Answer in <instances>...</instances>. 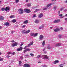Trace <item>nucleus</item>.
<instances>
[{
  "label": "nucleus",
  "mask_w": 67,
  "mask_h": 67,
  "mask_svg": "<svg viewBox=\"0 0 67 67\" xmlns=\"http://www.w3.org/2000/svg\"><path fill=\"white\" fill-rule=\"evenodd\" d=\"M61 44L60 43H58L56 44L55 47H57V46H60Z\"/></svg>",
  "instance_id": "nucleus-19"
},
{
  "label": "nucleus",
  "mask_w": 67,
  "mask_h": 67,
  "mask_svg": "<svg viewBox=\"0 0 67 67\" xmlns=\"http://www.w3.org/2000/svg\"><path fill=\"white\" fill-rule=\"evenodd\" d=\"M56 6H54V7L53 9L54 10H56Z\"/></svg>",
  "instance_id": "nucleus-40"
},
{
  "label": "nucleus",
  "mask_w": 67,
  "mask_h": 67,
  "mask_svg": "<svg viewBox=\"0 0 67 67\" xmlns=\"http://www.w3.org/2000/svg\"><path fill=\"white\" fill-rule=\"evenodd\" d=\"M52 4L51 3H50L49 4H48L47 5V7L48 8V7H50V6H51V5Z\"/></svg>",
  "instance_id": "nucleus-21"
},
{
  "label": "nucleus",
  "mask_w": 67,
  "mask_h": 67,
  "mask_svg": "<svg viewBox=\"0 0 67 67\" xmlns=\"http://www.w3.org/2000/svg\"><path fill=\"white\" fill-rule=\"evenodd\" d=\"M36 16V14H34L33 16V18H35Z\"/></svg>",
  "instance_id": "nucleus-42"
},
{
  "label": "nucleus",
  "mask_w": 67,
  "mask_h": 67,
  "mask_svg": "<svg viewBox=\"0 0 67 67\" xmlns=\"http://www.w3.org/2000/svg\"><path fill=\"white\" fill-rule=\"evenodd\" d=\"M65 16H67V14H66L65 15Z\"/></svg>",
  "instance_id": "nucleus-63"
},
{
  "label": "nucleus",
  "mask_w": 67,
  "mask_h": 67,
  "mask_svg": "<svg viewBox=\"0 0 67 67\" xmlns=\"http://www.w3.org/2000/svg\"><path fill=\"white\" fill-rule=\"evenodd\" d=\"M60 30H63V27H61L60 28Z\"/></svg>",
  "instance_id": "nucleus-50"
},
{
  "label": "nucleus",
  "mask_w": 67,
  "mask_h": 67,
  "mask_svg": "<svg viewBox=\"0 0 67 67\" xmlns=\"http://www.w3.org/2000/svg\"><path fill=\"white\" fill-rule=\"evenodd\" d=\"M30 55L32 57H33V56H34V54L32 53H30Z\"/></svg>",
  "instance_id": "nucleus-31"
},
{
  "label": "nucleus",
  "mask_w": 67,
  "mask_h": 67,
  "mask_svg": "<svg viewBox=\"0 0 67 67\" xmlns=\"http://www.w3.org/2000/svg\"><path fill=\"white\" fill-rule=\"evenodd\" d=\"M17 45H18L17 43H16V42H15V43L12 44V47H14V46H17Z\"/></svg>",
  "instance_id": "nucleus-11"
},
{
  "label": "nucleus",
  "mask_w": 67,
  "mask_h": 67,
  "mask_svg": "<svg viewBox=\"0 0 67 67\" xmlns=\"http://www.w3.org/2000/svg\"><path fill=\"white\" fill-rule=\"evenodd\" d=\"M10 56L9 55H7L6 56V57H7V58H8L9 57H10Z\"/></svg>",
  "instance_id": "nucleus-49"
},
{
  "label": "nucleus",
  "mask_w": 67,
  "mask_h": 67,
  "mask_svg": "<svg viewBox=\"0 0 67 67\" xmlns=\"http://www.w3.org/2000/svg\"><path fill=\"white\" fill-rule=\"evenodd\" d=\"M12 22H13V23H15V22H16V20H15V19H14L12 20Z\"/></svg>",
  "instance_id": "nucleus-26"
},
{
  "label": "nucleus",
  "mask_w": 67,
  "mask_h": 67,
  "mask_svg": "<svg viewBox=\"0 0 67 67\" xmlns=\"http://www.w3.org/2000/svg\"><path fill=\"white\" fill-rule=\"evenodd\" d=\"M59 63V61L58 60H56L54 61L53 63V64H57Z\"/></svg>",
  "instance_id": "nucleus-14"
},
{
  "label": "nucleus",
  "mask_w": 67,
  "mask_h": 67,
  "mask_svg": "<svg viewBox=\"0 0 67 67\" xmlns=\"http://www.w3.org/2000/svg\"><path fill=\"white\" fill-rule=\"evenodd\" d=\"M28 23V20H26L24 22V24H27Z\"/></svg>",
  "instance_id": "nucleus-20"
},
{
  "label": "nucleus",
  "mask_w": 67,
  "mask_h": 67,
  "mask_svg": "<svg viewBox=\"0 0 67 67\" xmlns=\"http://www.w3.org/2000/svg\"><path fill=\"white\" fill-rule=\"evenodd\" d=\"M48 8L46 6V8H43V10H46L47 9V8Z\"/></svg>",
  "instance_id": "nucleus-32"
},
{
  "label": "nucleus",
  "mask_w": 67,
  "mask_h": 67,
  "mask_svg": "<svg viewBox=\"0 0 67 67\" xmlns=\"http://www.w3.org/2000/svg\"><path fill=\"white\" fill-rule=\"evenodd\" d=\"M43 67H47V66L45 65H43L42 66Z\"/></svg>",
  "instance_id": "nucleus-47"
},
{
  "label": "nucleus",
  "mask_w": 67,
  "mask_h": 67,
  "mask_svg": "<svg viewBox=\"0 0 67 67\" xmlns=\"http://www.w3.org/2000/svg\"><path fill=\"white\" fill-rule=\"evenodd\" d=\"M19 65L20 66H21V64L22 63V62L21 61H19Z\"/></svg>",
  "instance_id": "nucleus-24"
},
{
  "label": "nucleus",
  "mask_w": 67,
  "mask_h": 67,
  "mask_svg": "<svg viewBox=\"0 0 67 67\" xmlns=\"http://www.w3.org/2000/svg\"><path fill=\"white\" fill-rule=\"evenodd\" d=\"M22 27H25V25H23Z\"/></svg>",
  "instance_id": "nucleus-61"
},
{
  "label": "nucleus",
  "mask_w": 67,
  "mask_h": 67,
  "mask_svg": "<svg viewBox=\"0 0 67 67\" xmlns=\"http://www.w3.org/2000/svg\"><path fill=\"white\" fill-rule=\"evenodd\" d=\"M27 46H26L24 47V49H26V48H27Z\"/></svg>",
  "instance_id": "nucleus-36"
},
{
  "label": "nucleus",
  "mask_w": 67,
  "mask_h": 67,
  "mask_svg": "<svg viewBox=\"0 0 67 67\" xmlns=\"http://www.w3.org/2000/svg\"><path fill=\"white\" fill-rule=\"evenodd\" d=\"M45 48H44L43 49V51H45Z\"/></svg>",
  "instance_id": "nucleus-54"
},
{
  "label": "nucleus",
  "mask_w": 67,
  "mask_h": 67,
  "mask_svg": "<svg viewBox=\"0 0 67 67\" xmlns=\"http://www.w3.org/2000/svg\"><path fill=\"white\" fill-rule=\"evenodd\" d=\"M5 25H6V26H9V22H6L5 23Z\"/></svg>",
  "instance_id": "nucleus-18"
},
{
  "label": "nucleus",
  "mask_w": 67,
  "mask_h": 67,
  "mask_svg": "<svg viewBox=\"0 0 67 67\" xmlns=\"http://www.w3.org/2000/svg\"><path fill=\"white\" fill-rule=\"evenodd\" d=\"M24 67H30V65L28 64H25L24 65Z\"/></svg>",
  "instance_id": "nucleus-9"
},
{
  "label": "nucleus",
  "mask_w": 67,
  "mask_h": 67,
  "mask_svg": "<svg viewBox=\"0 0 67 67\" xmlns=\"http://www.w3.org/2000/svg\"><path fill=\"white\" fill-rule=\"evenodd\" d=\"M39 39L40 40H42L44 39V36L42 35H40L39 37Z\"/></svg>",
  "instance_id": "nucleus-7"
},
{
  "label": "nucleus",
  "mask_w": 67,
  "mask_h": 67,
  "mask_svg": "<svg viewBox=\"0 0 67 67\" xmlns=\"http://www.w3.org/2000/svg\"><path fill=\"white\" fill-rule=\"evenodd\" d=\"M31 4L29 3L27 4V7H31Z\"/></svg>",
  "instance_id": "nucleus-29"
},
{
  "label": "nucleus",
  "mask_w": 67,
  "mask_h": 67,
  "mask_svg": "<svg viewBox=\"0 0 67 67\" xmlns=\"http://www.w3.org/2000/svg\"><path fill=\"white\" fill-rule=\"evenodd\" d=\"M39 21H40V20L38 19H36L35 20V23H39Z\"/></svg>",
  "instance_id": "nucleus-16"
},
{
  "label": "nucleus",
  "mask_w": 67,
  "mask_h": 67,
  "mask_svg": "<svg viewBox=\"0 0 67 67\" xmlns=\"http://www.w3.org/2000/svg\"><path fill=\"white\" fill-rule=\"evenodd\" d=\"M5 11H9V10H10V7H7L5 8Z\"/></svg>",
  "instance_id": "nucleus-12"
},
{
  "label": "nucleus",
  "mask_w": 67,
  "mask_h": 67,
  "mask_svg": "<svg viewBox=\"0 0 67 67\" xmlns=\"http://www.w3.org/2000/svg\"><path fill=\"white\" fill-rule=\"evenodd\" d=\"M11 54H12V55H14V54H15V52H12Z\"/></svg>",
  "instance_id": "nucleus-33"
},
{
  "label": "nucleus",
  "mask_w": 67,
  "mask_h": 67,
  "mask_svg": "<svg viewBox=\"0 0 67 67\" xmlns=\"http://www.w3.org/2000/svg\"><path fill=\"white\" fill-rule=\"evenodd\" d=\"M64 11H65V12H66V11H67V9H65L64 10Z\"/></svg>",
  "instance_id": "nucleus-57"
},
{
  "label": "nucleus",
  "mask_w": 67,
  "mask_h": 67,
  "mask_svg": "<svg viewBox=\"0 0 67 67\" xmlns=\"http://www.w3.org/2000/svg\"><path fill=\"white\" fill-rule=\"evenodd\" d=\"M3 60V58H1V57H0V62L1 61H2Z\"/></svg>",
  "instance_id": "nucleus-38"
},
{
  "label": "nucleus",
  "mask_w": 67,
  "mask_h": 67,
  "mask_svg": "<svg viewBox=\"0 0 67 67\" xmlns=\"http://www.w3.org/2000/svg\"><path fill=\"white\" fill-rule=\"evenodd\" d=\"M64 9V7H63L60 9V11H63V10Z\"/></svg>",
  "instance_id": "nucleus-25"
},
{
  "label": "nucleus",
  "mask_w": 67,
  "mask_h": 67,
  "mask_svg": "<svg viewBox=\"0 0 67 67\" xmlns=\"http://www.w3.org/2000/svg\"><path fill=\"white\" fill-rule=\"evenodd\" d=\"M11 52H8V54H11Z\"/></svg>",
  "instance_id": "nucleus-53"
},
{
  "label": "nucleus",
  "mask_w": 67,
  "mask_h": 67,
  "mask_svg": "<svg viewBox=\"0 0 67 67\" xmlns=\"http://www.w3.org/2000/svg\"><path fill=\"white\" fill-rule=\"evenodd\" d=\"M26 49V51H31V50L29 49Z\"/></svg>",
  "instance_id": "nucleus-37"
},
{
  "label": "nucleus",
  "mask_w": 67,
  "mask_h": 67,
  "mask_svg": "<svg viewBox=\"0 0 67 67\" xmlns=\"http://www.w3.org/2000/svg\"><path fill=\"white\" fill-rule=\"evenodd\" d=\"M59 31H60V29H59L57 28L54 29V31L55 32H58Z\"/></svg>",
  "instance_id": "nucleus-13"
},
{
  "label": "nucleus",
  "mask_w": 67,
  "mask_h": 67,
  "mask_svg": "<svg viewBox=\"0 0 67 67\" xmlns=\"http://www.w3.org/2000/svg\"><path fill=\"white\" fill-rule=\"evenodd\" d=\"M23 45V42H21V44L20 45V46L21 47V46H22Z\"/></svg>",
  "instance_id": "nucleus-41"
},
{
  "label": "nucleus",
  "mask_w": 67,
  "mask_h": 67,
  "mask_svg": "<svg viewBox=\"0 0 67 67\" xmlns=\"http://www.w3.org/2000/svg\"><path fill=\"white\" fill-rule=\"evenodd\" d=\"M40 11V9H36L35 11V12H37V11Z\"/></svg>",
  "instance_id": "nucleus-27"
},
{
  "label": "nucleus",
  "mask_w": 67,
  "mask_h": 67,
  "mask_svg": "<svg viewBox=\"0 0 67 67\" xmlns=\"http://www.w3.org/2000/svg\"><path fill=\"white\" fill-rule=\"evenodd\" d=\"M59 16H60V17H61L62 16H63V14H59Z\"/></svg>",
  "instance_id": "nucleus-45"
},
{
  "label": "nucleus",
  "mask_w": 67,
  "mask_h": 67,
  "mask_svg": "<svg viewBox=\"0 0 67 67\" xmlns=\"http://www.w3.org/2000/svg\"><path fill=\"white\" fill-rule=\"evenodd\" d=\"M59 37L60 38V37H62V36H60V35H59Z\"/></svg>",
  "instance_id": "nucleus-58"
},
{
  "label": "nucleus",
  "mask_w": 67,
  "mask_h": 67,
  "mask_svg": "<svg viewBox=\"0 0 67 67\" xmlns=\"http://www.w3.org/2000/svg\"><path fill=\"white\" fill-rule=\"evenodd\" d=\"M26 49L25 50H24V51L23 52V53H26Z\"/></svg>",
  "instance_id": "nucleus-39"
},
{
  "label": "nucleus",
  "mask_w": 67,
  "mask_h": 67,
  "mask_svg": "<svg viewBox=\"0 0 67 67\" xmlns=\"http://www.w3.org/2000/svg\"><path fill=\"white\" fill-rule=\"evenodd\" d=\"M1 10L3 11H5V8H2L1 9Z\"/></svg>",
  "instance_id": "nucleus-23"
},
{
  "label": "nucleus",
  "mask_w": 67,
  "mask_h": 67,
  "mask_svg": "<svg viewBox=\"0 0 67 67\" xmlns=\"http://www.w3.org/2000/svg\"><path fill=\"white\" fill-rule=\"evenodd\" d=\"M31 44H28V46H27V47H30V46H31Z\"/></svg>",
  "instance_id": "nucleus-48"
},
{
  "label": "nucleus",
  "mask_w": 67,
  "mask_h": 67,
  "mask_svg": "<svg viewBox=\"0 0 67 67\" xmlns=\"http://www.w3.org/2000/svg\"><path fill=\"white\" fill-rule=\"evenodd\" d=\"M65 16H62L61 17H60L61 18V19H63V18H64Z\"/></svg>",
  "instance_id": "nucleus-51"
},
{
  "label": "nucleus",
  "mask_w": 67,
  "mask_h": 67,
  "mask_svg": "<svg viewBox=\"0 0 67 67\" xmlns=\"http://www.w3.org/2000/svg\"><path fill=\"white\" fill-rule=\"evenodd\" d=\"M38 34L37 33H36L35 34H34V37H35L36 36H37V35Z\"/></svg>",
  "instance_id": "nucleus-28"
},
{
  "label": "nucleus",
  "mask_w": 67,
  "mask_h": 67,
  "mask_svg": "<svg viewBox=\"0 0 67 67\" xmlns=\"http://www.w3.org/2000/svg\"><path fill=\"white\" fill-rule=\"evenodd\" d=\"M45 41H44L42 43V45L43 47H44V45H45Z\"/></svg>",
  "instance_id": "nucleus-22"
},
{
  "label": "nucleus",
  "mask_w": 67,
  "mask_h": 67,
  "mask_svg": "<svg viewBox=\"0 0 67 67\" xmlns=\"http://www.w3.org/2000/svg\"><path fill=\"white\" fill-rule=\"evenodd\" d=\"M60 11L58 12V13L59 15V14H60Z\"/></svg>",
  "instance_id": "nucleus-52"
},
{
  "label": "nucleus",
  "mask_w": 67,
  "mask_h": 67,
  "mask_svg": "<svg viewBox=\"0 0 67 67\" xmlns=\"http://www.w3.org/2000/svg\"><path fill=\"white\" fill-rule=\"evenodd\" d=\"M52 28H53V27H51L50 28V29H52Z\"/></svg>",
  "instance_id": "nucleus-64"
},
{
  "label": "nucleus",
  "mask_w": 67,
  "mask_h": 67,
  "mask_svg": "<svg viewBox=\"0 0 67 67\" xmlns=\"http://www.w3.org/2000/svg\"><path fill=\"white\" fill-rule=\"evenodd\" d=\"M24 11L25 12H26V13H28L31 12V10L29 9H24Z\"/></svg>",
  "instance_id": "nucleus-4"
},
{
  "label": "nucleus",
  "mask_w": 67,
  "mask_h": 67,
  "mask_svg": "<svg viewBox=\"0 0 67 67\" xmlns=\"http://www.w3.org/2000/svg\"><path fill=\"white\" fill-rule=\"evenodd\" d=\"M40 57H42L43 59H48V56L47 55H38L37 56V58H40Z\"/></svg>",
  "instance_id": "nucleus-1"
},
{
  "label": "nucleus",
  "mask_w": 67,
  "mask_h": 67,
  "mask_svg": "<svg viewBox=\"0 0 67 67\" xmlns=\"http://www.w3.org/2000/svg\"><path fill=\"white\" fill-rule=\"evenodd\" d=\"M15 17V16L14 15H12L10 17V18H14Z\"/></svg>",
  "instance_id": "nucleus-30"
},
{
  "label": "nucleus",
  "mask_w": 67,
  "mask_h": 67,
  "mask_svg": "<svg viewBox=\"0 0 67 67\" xmlns=\"http://www.w3.org/2000/svg\"><path fill=\"white\" fill-rule=\"evenodd\" d=\"M4 20V17L2 16H0V20Z\"/></svg>",
  "instance_id": "nucleus-17"
},
{
  "label": "nucleus",
  "mask_w": 67,
  "mask_h": 67,
  "mask_svg": "<svg viewBox=\"0 0 67 67\" xmlns=\"http://www.w3.org/2000/svg\"><path fill=\"white\" fill-rule=\"evenodd\" d=\"M29 56V55H28V54H27L26 55H25V56Z\"/></svg>",
  "instance_id": "nucleus-56"
},
{
  "label": "nucleus",
  "mask_w": 67,
  "mask_h": 67,
  "mask_svg": "<svg viewBox=\"0 0 67 67\" xmlns=\"http://www.w3.org/2000/svg\"><path fill=\"white\" fill-rule=\"evenodd\" d=\"M22 49H23V47H20L19 48H18L17 49V51L18 52H20V51H21L22 50Z\"/></svg>",
  "instance_id": "nucleus-6"
},
{
  "label": "nucleus",
  "mask_w": 67,
  "mask_h": 67,
  "mask_svg": "<svg viewBox=\"0 0 67 67\" xmlns=\"http://www.w3.org/2000/svg\"><path fill=\"white\" fill-rule=\"evenodd\" d=\"M19 0H16V3H18L19 2Z\"/></svg>",
  "instance_id": "nucleus-44"
},
{
  "label": "nucleus",
  "mask_w": 67,
  "mask_h": 67,
  "mask_svg": "<svg viewBox=\"0 0 67 67\" xmlns=\"http://www.w3.org/2000/svg\"><path fill=\"white\" fill-rule=\"evenodd\" d=\"M22 34H27V33H29L30 32V30H28L27 31H26L25 30H23L22 31Z\"/></svg>",
  "instance_id": "nucleus-2"
},
{
  "label": "nucleus",
  "mask_w": 67,
  "mask_h": 67,
  "mask_svg": "<svg viewBox=\"0 0 67 67\" xmlns=\"http://www.w3.org/2000/svg\"><path fill=\"white\" fill-rule=\"evenodd\" d=\"M34 34L33 33H31L30 34V35L31 36H34Z\"/></svg>",
  "instance_id": "nucleus-35"
},
{
  "label": "nucleus",
  "mask_w": 67,
  "mask_h": 67,
  "mask_svg": "<svg viewBox=\"0 0 67 67\" xmlns=\"http://www.w3.org/2000/svg\"><path fill=\"white\" fill-rule=\"evenodd\" d=\"M60 22V19L55 20L53 22V23H59Z\"/></svg>",
  "instance_id": "nucleus-5"
},
{
  "label": "nucleus",
  "mask_w": 67,
  "mask_h": 67,
  "mask_svg": "<svg viewBox=\"0 0 67 67\" xmlns=\"http://www.w3.org/2000/svg\"><path fill=\"white\" fill-rule=\"evenodd\" d=\"M30 44H31L30 45H32L33 44V41L31 42Z\"/></svg>",
  "instance_id": "nucleus-34"
},
{
  "label": "nucleus",
  "mask_w": 67,
  "mask_h": 67,
  "mask_svg": "<svg viewBox=\"0 0 67 67\" xmlns=\"http://www.w3.org/2000/svg\"><path fill=\"white\" fill-rule=\"evenodd\" d=\"M14 32V31H11V34H13V32Z\"/></svg>",
  "instance_id": "nucleus-43"
},
{
  "label": "nucleus",
  "mask_w": 67,
  "mask_h": 67,
  "mask_svg": "<svg viewBox=\"0 0 67 67\" xmlns=\"http://www.w3.org/2000/svg\"><path fill=\"white\" fill-rule=\"evenodd\" d=\"M11 42H12V43H13V42H14V40H13Z\"/></svg>",
  "instance_id": "nucleus-55"
},
{
  "label": "nucleus",
  "mask_w": 67,
  "mask_h": 67,
  "mask_svg": "<svg viewBox=\"0 0 67 67\" xmlns=\"http://www.w3.org/2000/svg\"><path fill=\"white\" fill-rule=\"evenodd\" d=\"M65 3H67V0L64 2Z\"/></svg>",
  "instance_id": "nucleus-60"
},
{
  "label": "nucleus",
  "mask_w": 67,
  "mask_h": 67,
  "mask_svg": "<svg viewBox=\"0 0 67 67\" xmlns=\"http://www.w3.org/2000/svg\"><path fill=\"white\" fill-rule=\"evenodd\" d=\"M20 59L21 60H22L23 59V57H20Z\"/></svg>",
  "instance_id": "nucleus-46"
},
{
  "label": "nucleus",
  "mask_w": 67,
  "mask_h": 67,
  "mask_svg": "<svg viewBox=\"0 0 67 67\" xmlns=\"http://www.w3.org/2000/svg\"><path fill=\"white\" fill-rule=\"evenodd\" d=\"M47 48H48V49H51L52 48V47H51L50 45L49 44L47 45Z\"/></svg>",
  "instance_id": "nucleus-10"
},
{
  "label": "nucleus",
  "mask_w": 67,
  "mask_h": 67,
  "mask_svg": "<svg viewBox=\"0 0 67 67\" xmlns=\"http://www.w3.org/2000/svg\"><path fill=\"white\" fill-rule=\"evenodd\" d=\"M28 1H29V0H26V2H28Z\"/></svg>",
  "instance_id": "nucleus-59"
},
{
  "label": "nucleus",
  "mask_w": 67,
  "mask_h": 67,
  "mask_svg": "<svg viewBox=\"0 0 67 67\" xmlns=\"http://www.w3.org/2000/svg\"><path fill=\"white\" fill-rule=\"evenodd\" d=\"M47 52H44V54H46Z\"/></svg>",
  "instance_id": "nucleus-62"
},
{
  "label": "nucleus",
  "mask_w": 67,
  "mask_h": 67,
  "mask_svg": "<svg viewBox=\"0 0 67 67\" xmlns=\"http://www.w3.org/2000/svg\"><path fill=\"white\" fill-rule=\"evenodd\" d=\"M43 16V13H40L39 15L38 16V18H41Z\"/></svg>",
  "instance_id": "nucleus-8"
},
{
  "label": "nucleus",
  "mask_w": 67,
  "mask_h": 67,
  "mask_svg": "<svg viewBox=\"0 0 67 67\" xmlns=\"http://www.w3.org/2000/svg\"><path fill=\"white\" fill-rule=\"evenodd\" d=\"M44 27V25H42L41 26H40L39 27V29H42Z\"/></svg>",
  "instance_id": "nucleus-15"
},
{
  "label": "nucleus",
  "mask_w": 67,
  "mask_h": 67,
  "mask_svg": "<svg viewBox=\"0 0 67 67\" xmlns=\"http://www.w3.org/2000/svg\"><path fill=\"white\" fill-rule=\"evenodd\" d=\"M18 10L19 12V14H23V10L22 9H19Z\"/></svg>",
  "instance_id": "nucleus-3"
}]
</instances>
